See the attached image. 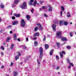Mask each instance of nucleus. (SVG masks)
Here are the masks:
<instances>
[{
    "instance_id": "f257e3e1",
    "label": "nucleus",
    "mask_w": 76,
    "mask_h": 76,
    "mask_svg": "<svg viewBox=\"0 0 76 76\" xmlns=\"http://www.w3.org/2000/svg\"><path fill=\"white\" fill-rule=\"evenodd\" d=\"M39 51L40 54L39 56V59L40 60H42V57L43 56V49L41 48H40L39 49Z\"/></svg>"
},
{
    "instance_id": "f03ea898",
    "label": "nucleus",
    "mask_w": 76,
    "mask_h": 76,
    "mask_svg": "<svg viewBox=\"0 0 76 76\" xmlns=\"http://www.w3.org/2000/svg\"><path fill=\"white\" fill-rule=\"evenodd\" d=\"M21 7L22 9H26L27 8V4H26V3L24 2L23 5L21 6Z\"/></svg>"
},
{
    "instance_id": "7ed1b4c3",
    "label": "nucleus",
    "mask_w": 76,
    "mask_h": 76,
    "mask_svg": "<svg viewBox=\"0 0 76 76\" xmlns=\"http://www.w3.org/2000/svg\"><path fill=\"white\" fill-rule=\"evenodd\" d=\"M25 25H26V24H25V21L23 19H22L21 21V26H22V27H25Z\"/></svg>"
},
{
    "instance_id": "20e7f679",
    "label": "nucleus",
    "mask_w": 76,
    "mask_h": 76,
    "mask_svg": "<svg viewBox=\"0 0 76 76\" xmlns=\"http://www.w3.org/2000/svg\"><path fill=\"white\" fill-rule=\"evenodd\" d=\"M61 35V32L58 31L56 32V36L57 37H60Z\"/></svg>"
},
{
    "instance_id": "39448f33",
    "label": "nucleus",
    "mask_w": 76,
    "mask_h": 76,
    "mask_svg": "<svg viewBox=\"0 0 76 76\" xmlns=\"http://www.w3.org/2000/svg\"><path fill=\"white\" fill-rule=\"evenodd\" d=\"M56 25L55 24H54L52 26V27H53V31H56Z\"/></svg>"
},
{
    "instance_id": "423d86ee",
    "label": "nucleus",
    "mask_w": 76,
    "mask_h": 76,
    "mask_svg": "<svg viewBox=\"0 0 76 76\" xmlns=\"http://www.w3.org/2000/svg\"><path fill=\"white\" fill-rule=\"evenodd\" d=\"M63 25H64V21H60L59 22V25H60L61 26H63Z\"/></svg>"
},
{
    "instance_id": "0eeeda50",
    "label": "nucleus",
    "mask_w": 76,
    "mask_h": 76,
    "mask_svg": "<svg viewBox=\"0 0 76 76\" xmlns=\"http://www.w3.org/2000/svg\"><path fill=\"white\" fill-rule=\"evenodd\" d=\"M31 56H27V58L25 59L24 61H27V60H28L29 59H30V58H31Z\"/></svg>"
},
{
    "instance_id": "6e6552de",
    "label": "nucleus",
    "mask_w": 76,
    "mask_h": 76,
    "mask_svg": "<svg viewBox=\"0 0 76 76\" xmlns=\"http://www.w3.org/2000/svg\"><path fill=\"white\" fill-rule=\"evenodd\" d=\"M37 64L39 67L41 66V63H40V60L39 59H37Z\"/></svg>"
},
{
    "instance_id": "1a4fd4ad",
    "label": "nucleus",
    "mask_w": 76,
    "mask_h": 76,
    "mask_svg": "<svg viewBox=\"0 0 76 76\" xmlns=\"http://www.w3.org/2000/svg\"><path fill=\"white\" fill-rule=\"evenodd\" d=\"M18 24V22L17 21H14L12 23V25H16V24Z\"/></svg>"
},
{
    "instance_id": "9d476101",
    "label": "nucleus",
    "mask_w": 76,
    "mask_h": 76,
    "mask_svg": "<svg viewBox=\"0 0 76 76\" xmlns=\"http://www.w3.org/2000/svg\"><path fill=\"white\" fill-rule=\"evenodd\" d=\"M61 39L63 41H66L67 40V39L66 37H63L61 38Z\"/></svg>"
},
{
    "instance_id": "9b49d317",
    "label": "nucleus",
    "mask_w": 76,
    "mask_h": 76,
    "mask_svg": "<svg viewBox=\"0 0 76 76\" xmlns=\"http://www.w3.org/2000/svg\"><path fill=\"white\" fill-rule=\"evenodd\" d=\"M39 35V34L38 33H35V34H34V37H37V36H38Z\"/></svg>"
},
{
    "instance_id": "f8f14e48",
    "label": "nucleus",
    "mask_w": 76,
    "mask_h": 76,
    "mask_svg": "<svg viewBox=\"0 0 76 76\" xmlns=\"http://www.w3.org/2000/svg\"><path fill=\"white\" fill-rule=\"evenodd\" d=\"M14 40H16L17 39V35L16 34H14Z\"/></svg>"
},
{
    "instance_id": "ddd939ff",
    "label": "nucleus",
    "mask_w": 76,
    "mask_h": 76,
    "mask_svg": "<svg viewBox=\"0 0 76 76\" xmlns=\"http://www.w3.org/2000/svg\"><path fill=\"white\" fill-rule=\"evenodd\" d=\"M14 16L17 18H19V17H20V14H15Z\"/></svg>"
},
{
    "instance_id": "4468645a",
    "label": "nucleus",
    "mask_w": 76,
    "mask_h": 76,
    "mask_svg": "<svg viewBox=\"0 0 76 76\" xmlns=\"http://www.w3.org/2000/svg\"><path fill=\"white\" fill-rule=\"evenodd\" d=\"M20 1V0H16L14 1L15 4H18Z\"/></svg>"
},
{
    "instance_id": "2eb2a0df",
    "label": "nucleus",
    "mask_w": 76,
    "mask_h": 76,
    "mask_svg": "<svg viewBox=\"0 0 76 76\" xmlns=\"http://www.w3.org/2000/svg\"><path fill=\"white\" fill-rule=\"evenodd\" d=\"M45 50H47L48 47H49V46L48 45L45 44Z\"/></svg>"
},
{
    "instance_id": "dca6fc26",
    "label": "nucleus",
    "mask_w": 76,
    "mask_h": 76,
    "mask_svg": "<svg viewBox=\"0 0 76 76\" xmlns=\"http://www.w3.org/2000/svg\"><path fill=\"white\" fill-rule=\"evenodd\" d=\"M54 51V50L53 49H52L50 51V56H52V54H53V51Z\"/></svg>"
},
{
    "instance_id": "f3484780",
    "label": "nucleus",
    "mask_w": 76,
    "mask_h": 76,
    "mask_svg": "<svg viewBox=\"0 0 76 76\" xmlns=\"http://www.w3.org/2000/svg\"><path fill=\"white\" fill-rule=\"evenodd\" d=\"M34 46L35 47H37L38 45V43L37 42L35 41L34 42Z\"/></svg>"
},
{
    "instance_id": "a211bd4d",
    "label": "nucleus",
    "mask_w": 76,
    "mask_h": 76,
    "mask_svg": "<svg viewBox=\"0 0 76 76\" xmlns=\"http://www.w3.org/2000/svg\"><path fill=\"white\" fill-rule=\"evenodd\" d=\"M39 28L40 30H41V31H42V29H43V27H42V26H39Z\"/></svg>"
},
{
    "instance_id": "6ab92c4d",
    "label": "nucleus",
    "mask_w": 76,
    "mask_h": 76,
    "mask_svg": "<svg viewBox=\"0 0 76 76\" xmlns=\"http://www.w3.org/2000/svg\"><path fill=\"white\" fill-rule=\"evenodd\" d=\"M37 1H35L34 2L33 4L34 6V7H35V6H36V4H37Z\"/></svg>"
},
{
    "instance_id": "aec40b11",
    "label": "nucleus",
    "mask_w": 76,
    "mask_h": 76,
    "mask_svg": "<svg viewBox=\"0 0 76 76\" xmlns=\"http://www.w3.org/2000/svg\"><path fill=\"white\" fill-rule=\"evenodd\" d=\"M49 12H51V11H52V10H53V8H52V7H50V5L49 6Z\"/></svg>"
},
{
    "instance_id": "412c9836",
    "label": "nucleus",
    "mask_w": 76,
    "mask_h": 76,
    "mask_svg": "<svg viewBox=\"0 0 76 76\" xmlns=\"http://www.w3.org/2000/svg\"><path fill=\"white\" fill-rule=\"evenodd\" d=\"M64 23L65 26H67V25L68 24V22L67 21H64Z\"/></svg>"
},
{
    "instance_id": "4be33fe9",
    "label": "nucleus",
    "mask_w": 76,
    "mask_h": 76,
    "mask_svg": "<svg viewBox=\"0 0 76 76\" xmlns=\"http://www.w3.org/2000/svg\"><path fill=\"white\" fill-rule=\"evenodd\" d=\"M26 18L27 19V20H29V18H30V17L29 16V15H27L26 16Z\"/></svg>"
},
{
    "instance_id": "5701e85b",
    "label": "nucleus",
    "mask_w": 76,
    "mask_h": 76,
    "mask_svg": "<svg viewBox=\"0 0 76 76\" xmlns=\"http://www.w3.org/2000/svg\"><path fill=\"white\" fill-rule=\"evenodd\" d=\"M67 15H67L66 16L67 17H68V18H69L70 17V12H68L67 13Z\"/></svg>"
},
{
    "instance_id": "b1692460",
    "label": "nucleus",
    "mask_w": 76,
    "mask_h": 76,
    "mask_svg": "<svg viewBox=\"0 0 76 76\" xmlns=\"http://www.w3.org/2000/svg\"><path fill=\"white\" fill-rule=\"evenodd\" d=\"M13 47H14V45H13V44H11V48L12 50H13Z\"/></svg>"
},
{
    "instance_id": "393cba45",
    "label": "nucleus",
    "mask_w": 76,
    "mask_h": 76,
    "mask_svg": "<svg viewBox=\"0 0 76 76\" xmlns=\"http://www.w3.org/2000/svg\"><path fill=\"white\" fill-rule=\"evenodd\" d=\"M38 27H36L34 28V31L36 32V31L38 30Z\"/></svg>"
},
{
    "instance_id": "a878e982",
    "label": "nucleus",
    "mask_w": 76,
    "mask_h": 76,
    "mask_svg": "<svg viewBox=\"0 0 76 76\" xmlns=\"http://www.w3.org/2000/svg\"><path fill=\"white\" fill-rule=\"evenodd\" d=\"M56 45H57L56 46L58 47H59L60 46V43L58 42H57L56 43Z\"/></svg>"
},
{
    "instance_id": "bb28decb",
    "label": "nucleus",
    "mask_w": 76,
    "mask_h": 76,
    "mask_svg": "<svg viewBox=\"0 0 76 76\" xmlns=\"http://www.w3.org/2000/svg\"><path fill=\"white\" fill-rule=\"evenodd\" d=\"M19 58V56H17L15 57V60H17Z\"/></svg>"
},
{
    "instance_id": "cd10ccee",
    "label": "nucleus",
    "mask_w": 76,
    "mask_h": 76,
    "mask_svg": "<svg viewBox=\"0 0 76 76\" xmlns=\"http://www.w3.org/2000/svg\"><path fill=\"white\" fill-rule=\"evenodd\" d=\"M45 40H46V36H45V35H44V38L43 40V41H45Z\"/></svg>"
},
{
    "instance_id": "c85d7f7f",
    "label": "nucleus",
    "mask_w": 76,
    "mask_h": 76,
    "mask_svg": "<svg viewBox=\"0 0 76 76\" xmlns=\"http://www.w3.org/2000/svg\"><path fill=\"white\" fill-rule=\"evenodd\" d=\"M66 48L67 49H68V50H69L70 49H71V47L70 46H66Z\"/></svg>"
},
{
    "instance_id": "c756f323",
    "label": "nucleus",
    "mask_w": 76,
    "mask_h": 76,
    "mask_svg": "<svg viewBox=\"0 0 76 76\" xmlns=\"http://www.w3.org/2000/svg\"><path fill=\"white\" fill-rule=\"evenodd\" d=\"M14 75L15 76H17V75H18V73H17V72H14Z\"/></svg>"
},
{
    "instance_id": "7c9ffc66",
    "label": "nucleus",
    "mask_w": 76,
    "mask_h": 76,
    "mask_svg": "<svg viewBox=\"0 0 76 76\" xmlns=\"http://www.w3.org/2000/svg\"><path fill=\"white\" fill-rule=\"evenodd\" d=\"M60 56H61V58H63V54H62V53H60Z\"/></svg>"
},
{
    "instance_id": "2f4dec72",
    "label": "nucleus",
    "mask_w": 76,
    "mask_h": 76,
    "mask_svg": "<svg viewBox=\"0 0 76 76\" xmlns=\"http://www.w3.org/2000/svg\"><path fill=\"white\" fill-rule=\"evenodd\" d=\"M61 10H62V11H64V7H63V6H61Z\"/></svg>"
},
{
    "instance_id": "473e14b6",
    "label": "nucleus",
    "mask_w": 76,
    "mask_h": 76,
    "mask_svg": "<svg viewBox=\"0 0 76 76\" xmlns=\"http://www.w3.org/2000/svg\"><path fill=\"white\" fill-rule=\"evenodd\" d=\"M47 8V7L44 6H43L42 7V9H46Z\"/></svg>"
},
{
    "instance_id": "72a5a7b5",
    "label": "nucleus",
    "mask_w": 76,
    "mask_h": 76,
    "mask_svg": "<svg viewBox=\"0 0 76 76\" xmlns=\"http://www.w3.org/2000/svg\"><path fill=\"white\" fill-rule=\"evenodd\" d=\"M1 8H4V5L2 4L0 5Z\"/></svg>"
},
{
    "instance_id": "f704fd0d",
    "label": "nucleus",
    "mask_w": 76,
    "mask_h": 76,
    "mask_svg": "<svg viewBox=\"0 0 76 76\" xmlns=\"http://www.w3.org/2000/svg\"><path fill=\"white\" fill-rule=\"evenodd\" d=\"M56 59L57 60H58L59 59V57L58 56H56Z\"/></svg>"
},
{
    "instance_id": "c9c22d12",
    "label": "nucleus",
    "mask_w": 76,
    "mask_h": 76,
    "mask_svg": "<svg viewBox=\"0 0 76 76\" xmlns=\"http://www.w3.org/2000/svg\"><path fill=\"white\" fill-rule=\"evenodd\" d=\"M23 49H25V50H26L27 48V47H26V46H24V47H23Z\"/></svg>"
},
{
    "instance_id": "e433bc0d",
    "label": "nucleus",
    "mask_w": 76,
    "mask_h": 76,
    "mask_svg": "<svg viewBox=\"0 0 76 76\" xmlns=\"http://www.w3.org/2000/svg\"><path fill=\"white\" fill-rule=\"evenodd\" d=\"M1 49H2V50H4V47L3 46H1Z\"/></svg>"
},
{
    "instance_id": "4c0bfd02",
    "label": "nucleus",
    "mask_w": 76,
    "mask_h": 76,
    "mask_svg": "<svg viewBox=\"0 0 76 76\" xmlns=\"http://www.w3.org/2000/svg\"><path fill=\"white\" fill-rule=\"evenodd\" d=\"M44 16H45V17H46V18H47V17H48V16H47V15L46 14H44Z\"/></svg>"
},
{
    "instance_id": "58836bf2",
    "label": "nucleus",
    "mask_w": 76,
    "mask_h": 76,
    "mask_svg": "<svg viewBox=\"0 0 76 76\" xmlns=\"http://www.w3.org/2000/svg\"><path fill=\"white\" fill-rule=\"evenodd\" d=\"M69 64L70 65H71L72 66H74L73 65V64L72 63H70Z\"/></svg>"
},
{
    "instance_id": "ea45409f",
    "label": "nucleus",
    "mask_w": 76,
    "mask_h": 76,
    "mask_svg": "<svg viewBox=\"0 0 76 76\" xmlns=\"http://www.w3.org/2000/svg\"><path fill=\"white\" fill-rule=\"evenodd\" d=\"M12 19L13 20H14V19H15V16H13L12 17Z\"/></svg>"
},
{
    "instance_id": "a19ab883",
    "label": "nucleus",
    "mask_w": 76,
    "mask_h": 76,
    "mask_svg": "<svg viewBox=\"0 0 76 76\" xmlns=\"http://www.w3.org/2000/svg\"><path fill=\"white\" fill-rule=\"evenodd\" d=\"M62 53L63 54H64V55H65V54H66V53L64 51L62 52Z\"/></svg>"
},
{
    "instance_id": "79ce46f5",
    "label": "nucleus",
    "mask_w": 76,
    "mask_h": 76,
    "mask_svg": "<svg viewBox=\"0 0 76 76\" xmlns=\"http://www.w3.org/2000/svg\"><path fill=\"white\" fill-rule=\"evenodd\" d=\"M34 10L33 9H32L31 10V12L32 13H33Z\"/></svg>"
},
{
    "instance_id": "37998d69",
    "label": "nucleus",
    "mask_w": 76,
    "mask_h": 76,
    "mask_svg": "<svg viewBox=\"0 0 76 76\" xmlns=\"http://www.w3.org/2000/svg\"><path fill=\"white\" fill-rule=\"evenodd\" d=\"M60 68V67L58 66H57L56 68V69H57V70H58V69H59Z\"/></svg>"
},
{
    "instance_id": "c03bdc74",
    "label": "nucleus",
    "mask_w": 76,
    "mask_h": 76,
    "mask_svg": "<svg viewBox=\"0 0 76 76\" xmlns=\"http://www.w3.org/2000/svg\"><path fill=\"white\" fill-rule=\"evenodd\" d=\"M18 53L19 56H21V54H20L19 52H18Z\"/></svg>"
},
{
    "instance_id": "a18cd8bd",
    "label": "nucleus",
    "mask_w": 76,
    "mask_h": 76,
    "mask_svg": "<svg viewBox=\"0 0 76 76\" xmlns=\"http://www.w3.org/2000/svg\"><path fill=\"white\" fill-rule=\"evenodd\" d=\"M67 62L68 63H70V60H69V59H68L67 60Z\"/></svg>"
},
{
    "instance_id": "49530a36",
    "label": "nucleus",
    "mask_w": 76,
    "mask_h": 76,
    "mask_svg": "<svg viewBox=\"0 0 76 76\" xmlns=\"http://www.w3.org/2000/svg\"><path fill=\"white\" fill-rule=\"evenodd\" d=\"M37 25H38V26H41V24L39 23H37Z\"/></svg>"
},
{
    "instance_id": "de8ad7c7",
    "label": "nucleus",
    "mask_w": 76,
    "mask_h": 76,
    "mask_svg": "<svg viewBox=\"0 0 76 76\" xmlns=\"http://www.w3.org/2000/svg\"><path fill=\"white\" fill-rule=\"evenodd\" d=\"M26 40L27 42L28 41V37H27L26 39Z\"/></svg>"
},
{
    "instance_id": "09e8293b",
    "label": "nucleus",
    "mask_w": 76,
    "mask_h": 76,
    "mask_svg": "<svg viewBox=\"0 0 76 76\" xmlns=\"http://www.w3.org/2000/svg\"><path fill=\"white\" fill-rule=\"evenodd\" d=\"M30 2H31V3H33L34 1V0H30Z\"/></svg>"
},
{
    "instance_id": "8fccbe9b",
    "label": "nucleus",
    "mask_w": 76,
    "mask_h": 76,
    "mask_svg": "<svg viewBox=\"0 0 76 76\" xmlns=\"http://www.w3.org/2000/svg\"><path fill=\"white\" fill-rule=\"evenodd\" d=\"M62 13H63V11H61V16H62Z\"/></svg>"
},
{
    "instance_id": "3c124183",
    "label": "nucleus",
    "mask_w": 76,
    "mask_h": 76,
    "mask_svg": "<svg viewBox=\"0 0 76 76\" xmlns=\"http://www.w3.org/2000/svg\"><path fill=\"white\" fill-rule=\"evenodd\" d=\"M40 4H42V3H43V2L42 1H40Z\"/></svg>"
},
{
    "instance_id": "603ef678",
    "label": "nucleus",
    "mask_w": 76,
    "mask_h": 76,
    "mask_svg": "<svg viewBox=\"0 0 76 76\" xmlns=\"http://www.w3.org/2000/svg\"><path fill=\"white\" fill-rule=\"evenodd\" d=\"M30 3V6H32V3H31V2H29Z\"/></svg>"
},
{
    "instance_id": "864d4df0",
    "label": "nucleus",
    "mask_w": 76,
    "mask_h": 76,
    "mask_svg": "<svg viewBox=\"0 0 76 76\" xmlns=\"http://www.w3.org/2000/svg\"><path fill=\"white\" fill-rule=\"evenodd\" d=\"M1 56H3V55H4V53H3L2 52L1 53Z\"/></svg>"
},
{
    "instance_id": "5fc2aeb1",
    "label": "nucleus",
    "mask_w": 76,
    "mask_h": 76,
    "mask_svg": "<svg viewBox=\"0 0 76 76\" xmlns=\"http://www.w3.org/2000/svg\"><path fill=\"white\" fill-rule=\"evenodd\" d=\"M4 67V66L3 65L1 66V68L3 69Z\"/></svg>"
},
{
    "instance_id": "6e6d98bb",
    "label": "nucleus",
    "mask_w": 76,
    "mask_h": 76,
    "mask_svg": "<svg viewBox=\"0 0 76 76\" xmlns=\"http://www.w3.org/2000/svg\"><path fill=\"white\" fill-rule=\"evenodd\" d=\"M10 34H12V31H10Z\"/></svg>"
},
{
    "instance_id": "4d7b16f0",
    "label": "nucleus",
    "mask_w": 76,
    "mask_h": 76,
    "mask_svg": "<svg viewBox=\"0 0 76 76\" xmlns=\"http://www.w3.org/2000/svg\"><path fill=\"white\" fill-rule=\"evenodd\" d=\"M7 39H9V40H10V37H8L7 38Z\"/></svg>"
},
{
    "instance_id": "13d9d810",
    "label": "nucleus",
    "mask_w": 76,
    "mask_h": 76,
    "mask_svg": "<svg viewBox=\"0 0 76 76\" xmlns=\"http://www.w3.org/2000/svg\"><path fill=\"white\" fill-rule=\"evenodd\" d=\"M13 65V63L12 62L11 63V66H12Z\"/></svg>"
},
{
    "instance_id": "bf43d9fd",
    "label": "nucleus",
    "mask_w": 76,
    "mask_h": 76,
    "mask_svg": "<svg viewBox=\"0 0 76 76\" xmlns=\"http://www.w3.org/2000/svg\"><path fill=\"white\" fill-rule=\"evenodd\" d=\"M18 41H20V40L19 38L18 39Z\"/></svg>"
},
{
    "instance_id": "052dcab7",
    "label": "nucleus",
    "mask_w": 76,
    "mask_h": 76,
    "mask_svg": "<svg viewBox=\"0 0 76 76\" xmlns=\"http://www.w3.org/2000/svg\"><path fill=\"white\" fill-rule=\"evenodd\" d=\"M15 7V5H12V7Z\"/></svg>"
},
{
    "instance_id": "680f3d73",
    "label": "nucleus",
    "mask_w": 76,
    "mask_h": 76,
    "mask_svg": "<svg viewBox=\"0 0 76 76\" xmlns=\"http://www.w3.org/2000/svg\"><path fill=\"white\" fill-rule=\"evenodd\" d=\"M70 36H71V37H72L73 36V35H72V33H70Z\"/></svg>"
},
{
    "instance_id": "e2e57ef3",
    "label": "nucleus",
    "mask_w": 76,
    "mask_h": 76,
    "mask_svg": "<svg viewBox=\"0 0 76 76\" xmlns=\"http://www.w3.org/2000/svg\"><path fill=\"white\" fill-rule=\"evenodd\" d=\"M1 18H0V23L1 22Z\"/></svg>"
},
{
    "instance_id": "0e129e2a",
    "label": "nucleus",
    "mask_w": 76,
    "mask_h": 76,
    "mask_svg": "<svg viewBox=\"0 0 76 76\" xmlns=\"http://www.w3.org/2000/svg\"><path fill=\"white\" fill-rule=\"evenodd\" d=\"M34 39H37V38L36 37H35L34 38H33Z\"/></svg>"
},
{
    "instance_id": "69168bd1",
    "label": "nucleus",
    "mask_w": 76,
    "mask_h": 76,
    "mask_svg": "<svg viewBox=\"0 0 76 76\" xmlns=\"http://www.w3.org/2000/svg\"><path fill=\"white\" fill-rule=\"evenodd\" d=\"M9 41H10V40L9 39H7V42H9Z\"/></svg>"
},
{
    "instance_id": "338daca9",
    "label": "nucleus",
    "mask_w": 76,
    "mask_h": 76,
    "mask_svg": "<svg viewBox=\"0 0 76 76\" xmlns=\"http://www.w3.org/2000/svg\"><path fill=\"white\" fill-rule=\"evenodd\" d=\"M68 68H71V66H69L68 67Z\"/></svg>"
},
{
    "instance_id": "774afa93",
    "label": "nucleus",
    "mask_w": 76,
    "mask_h": 76,
    "mask_svg": "<svg viewBox=\"0 0 76 76\" xmlns=\"http://www.w3.org/2000/svg\"><path fill=\"white\" fill-rule=\"evenodd\" d=\"M23 64V63H22V62H21L20 63V65H22Z\"/></svg>"
}]
</instances>
